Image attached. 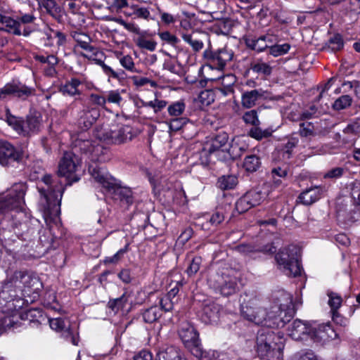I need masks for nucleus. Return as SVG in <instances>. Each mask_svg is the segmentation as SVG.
Instances as JSON below:
<instances>
[{
    "instance_id": "obj_5",
    "label": "nucleus",
    "mask_w": 360,
    "mask_h": 360,
    "mask_svg": "<svg viewBox=\"0 0 360 360\" xmlns=\"http://www.w3.org/2000/svg\"><path fill=\"white\" fill-rule=\"evenodd\" d=\"M298 252V248L291 245L281 249L275 256L279 268L288 276L297 277L301 275L302 267Z\"/></svg>"
},
{
    "instance_id": "obj_28",
    "label": "nucleus",
    "mask_w": 360,
    "mask_h": 360,
    "mask_svg": "<svg viewBox=\"0 0 360 360\" xmlns=\"http://www.w3.org/2000/svg\"><path fill=\"white\" fill-rule=\"evenodd\" d=\"M39 6L56 20H60L63 15L61 1H38Z\"/></svg>"
},
{
    "instance_id": "obj_9",
    "label": "nucleus",
    "mask_w": 360,
    "mask_h": 360,
    "mask_svg": "<svg viewBox=\"0 0 360 360\" xmlns=\"http://www.w3.org/2000/svg\"><path fill=\"white\" fill-rule=\"evenodd\" d=\"M25 156L21 148H16L7 141H0V165L4 167L15 166Z\"/></svg>"
},
{
    "instance_id": "obj_18",
    "label": "nucleus",
    "mask_w": 360,
    "mask_h": 360,
    "mask_svg": "<svg viewBox=\"0 0 360 360\" xmlns=\"http://www.w3.org/2000/svg\"><path fill=\"white\" fill-rule=\"evenodd\" d=\"M221 307L216 303H209L203 306L200 319L205 324H216L220 316Z\"/></svg>"
},
{
    "instance_id": "obj_16",
    "label": "nucleus",
    "mask_w": 360,
    "mask_h": 360,
    "mask_svg": "<svg viewBox=\"0 0 360 360\" xmlns=\"http://www.w3.org/2000/svg\"><path fill=\"white\" fill-rule=\"evenodd\" d=\"M283 348L284 345L282 342H278V347L265 345V347L262 349L264 351L261 353L260 346L259 345H256L257 355L262 360H283Z\"/></svg>"
},
{
    "instance_id": "obj_47",
    "label": "nucleus",
    "mask_w": 360,
    "mask_h": 360,
    "mask_svg": "<svg viewBox=\"0 0 360 360\" xmlns=\"http://www.w3.org/2000/svg\"><path fill=\"white\" fill-rule=\"evenodd\" d=\"M290 48L288 44L272 45L269 46V52L272 56L277 57L287 53Z\"/></svg>"
},
{
    "instance_id": "obj_25",
    "label": "nucleus",
    "mask_w": 360,
    "mask_h": 360,
    "mask_svg": "<svg viewBox=\"0 0 360 360\" xmlns=\"http://www.w3.org/2000/svg\"><path fill=\"white\" fill-rule=\"evenodd\" d=\"M221 146L216 144V143L212 140H211L210 143H207V144L203 147L200 154L202 161L206 165H209L214 162V160L213 156H217V155L221 152Z\"/></svg>"
},
{
    "instance_id": "obj_45",
    "label": "nucleus",
    "mask_w": 360,
    "mask_h": 360,
    "mask_svg": "<svg viewBox=\"0 0 360 360\" xmlns=\"http://www.w3.org/2000/svg\"><path fill=\"white\" fill-rule=\"evenodd\" d=\"M252 207H253V206L250 204V202L245 194L240 197L236 201L235 205V209L239 214L244 213Z\"/></svg>"
},
{
    "instance_id": "obj_42",
    "label": "nucleus",
    "mask_w": 360,
    "mask_h": 360,
    "mask_svg": "<svg viewBox=\"0 0 360 360\" xmlns=\"http://www.w3.org/2000/svg\"><path fill=\"white\" fill-rule=\"evenodd\" d=\"M299 134L302 137H311L314 136L315 133V129L314 126L311 122H302L300 123V129H299Z\"/></svg>"
},
{
    "instance_id": "obj_43",
    "label": "nucleus",
    "mask_w": 360,
    "mask_h": 360,
    "mask_svg": "<svg viewBox=\"0 0 360 360\" xmlns=\"http://www.w3.org/2000/svg\"><path fill=\"white\" fill-rule=\"evenodd\" d=\"M127 301V297L126 294L124 293L121 297L118 298L110 300V301L108 303V307L112 311L117 312L124 307Z\"/></svg>"
},
{
    "instance_id": "obj_48",
    "label": "nucleus",
    "mask_w": 360,
    "mask_h": 360,
    "mask_svg": "<svg viewBox=\"0 0 360 360\" xmlns=\"http://www.w3.org/2000/svg\"><path fill=\"white\" fill-rule=\"evenodd\" d=\"M328 44L332 51H338L344 46V41L341 34H335L328 40Z\"/></svg>"
},
{
    "instance_id": "obj_2",
    "label": "nucleus",
    "mask_w": 360,
    "mask_h": 360,
    "mask_svg": "<svg viewBox=\"0 0 360 360\" xmlns=\"http://www.w3.org/2000/svg\"><path fill=\"white\" fill-rule=\"evenodd\" d=\"M43 285L36 275L27 271L7 273L6 278L0 282V308L6 311H15L22 308L23 296L38 295Z\"/></svg>"
},
{
    "instance_id": "obj_46",
    "label": "nucleus",
    "mask_w": 360,
    "mask_h": 360,
    "mask_svg": "<svg viewBox=\"0 0 360 360\" xmlns=\"http://www.w3.org/2000/svg\"><path fill=\"white\" fill-rule=\"evenodd\" d=\"M243 120L246 124L253 126H259L260 124L256 110L245 112L243 115Z\"/></svg>"
},
{
    "instance_id": "obj_53",
    "label": "nucleus",
    "mask_w": 360,
    "mask_h": 360,
    "mask_svg": "<svg viewBox=\"0 0 360 360\" xmlns=\"http://www.w3.org/2000/svg\"><path fill=\"white\" fill-rule=\"evenodd\" d=\"M202 263V258L200 257H195L193 258L186 269L188 276L195 275L200 269Z\"/></svg>"
},
{
    "instance_id": "obj_7",
    "label": "nucleus",
    "mask_w": 360,
    "mask_h": 360,
    "mask_svg": "<svg viewBox=\"0 0 360 360\" xmlns=\"http://www.w3.org/2000/svg\"><path fill=\"white\" fill-rule=\"evenodd\" d=\"M179 335L185 347L197 358H202L204 352L201 347L199 334L190 323H182L179 329Z\"/></svg>"
},
{
    "instance_id": "obj_3",
    "label": "nucleus",
    "mask_w": 360,
    "mask_h": 360,
    "mask_svg": "<svg viewBox=\"0 0 360 360\" xmlns=\"http://www.w3.org/2000/svg\"><path fill=\"white\" fill-rule=\"evenodd\" d=\"M27 191V186L23 183L15 184L6 194L0 196V213L6 214L15 212L11 216L12 224L15 234L22 240H30L35 233L34 228H29L27 217L23 211L24 197Z\"/></svg>"
},
{
    "instance_id": "obj_32",
    "label": "nucleus",
    "mask_w": 360,
    "mask_h": 360,
    "mask_svg": "<svg viewBox=\"0 0 360 360\" xmlns=\"http://www.w3.org/2000/svg\"><path fill=\"white\" fill-rule=\"evenodd\" d=\"M81 84V82L77 78H72L70 81L65 83V85L60 87V91L64 95L74 96L75 95H80V91L78 86Z\"/></svg>"
},
{
    "instance_id": "obj_11",
    "label": "nucleus",
    "mask_w": 360,
    "mask_h": 360,
    "mask_svg": "<svg viewBox=\"0 0 360 360\" xmlns=\"http://www.w3.org/2000/svg\"><path fill=\"white\" fill-rule=\"evenodd\" d=\"M278 342L284 344L285 339L283 333L281 331H275L274 329L268 327H263L260 328L257 335L256 345L260 346L261 353L263 352V348L265 345L269 346L278 347Z\"/></svg>"
},
{
    "instance_id": "obj_22",
    "label": "nucleus",
    "mask_w": 360,
    "mask_h": 360,
    "mask_svg": "<svg viewBox=\"0 0 360 360\" xmlns=\"http://www.w3.org/2000/svg\"><path fill=\"white\" fill-rule=\"evenodd\" d=\"M285 303H281L277 306L279 309L278 314L283 321H285V325L288 323L294 316L295 310L292 302V298L290 295H286Z\"/></svg>"
},
{
    "instance_id": "obj_41",
    "label": "nucleus",
    "mask_w": 360,
    "mask_h": 360,
    "mask_svg": "<svg viewBox=\"0 0 360 360\" xmlns=\"http://www.w3.org/2000/svg\"><path fill=\"white\" fill-rule=\"evenodd\" d=\"M233 23L230 19L219 21L216 25V32L223 35H229L232 30Z\"/></svg>"
},
{
    "instance_id": "obj_62",
    "label": "nucleus",
    "mask_w": 360,
    "mask_h": 360,
    "mask_svg": "<svg viewBox=\"0 0 360 360\" xmlns=\"http://www.w3.org/2000/svg\"><path fill=\"white\" fill-rule=\"evenodd\" d=\"M111 10L112 11H115L117 12L124 11H128V12H131V7H128L127 1H113V4L110 6Z\"/></svg>"
},
{
    "instance_id": "obj_55",
    "label": "nucleus",
    "mask_w": 360,
    "mask_h": 360,
    "mask_svg": "<svg viewBox=\"0 0 360 360\" xmlns=\"http://www.w3.org/2000/svg\"><path fill=\"white\" fill-rule=\"evenodd\" d=\"M298 141L292 138L288 140V142L285 144L283 149V158L285 159H290L292 155V149L297 146Z\"/></svg>"
},
{
    "instance_id": "obj_37",
    "label": "nucleus",
    "mask_w": 360,
    "mask_h": 360,
    "mask_svg": "<svg viewBox=\"0 0 360 360\" xmlns=\"http://www.w3.org/2000/svg\"><path fill=\"white\" fill-rule=\"evenodd\" d=\"M245 194L253 207L260 205L266 198V193L262 192L258 188L250 190Z\"/></svg>"
},
{
    "instance_id": "obj_4",
    "label": "nucleus",
    "mask_w": 360,
    "mask_h": 360,
    "mask_svg": "<svg viewBox=\"0 0 360 360\" xmlns=\"http://www.w3.org/2000/svg\"><path fill=\"white\" fill-rule=\"evenodd\" d=\"M89 172L92 177L101 184L110 197L122 207L128 208L134 203V197L130 188L120 186L115 178L108 176L98 167H90Z\"/></svg>"
},
{
    "instance_id": "obj_39",
    "label": "nucleus",
    "mask_w": 360,
    "mask_h": 360,
    "mask_svg": "<svg viewBox=\"0 0 360 360\" xmlns=\"http://www.w3.org/2000/svg\"><path fill=\"white\" fill-rule=\"evenodd\" d=\"M327 295L329 297L328 303L330 307V311L333 312L338 311L342 304V297L336 292L330 290L327 291Z\"/></svg>"
},
{
    "instance_id": "obj_13",
    "label": "nucleus",
    "mask_w": 360,
    "mask_h": 360,
    "mask_svg": "<svg viewBox=\"0 0 360 360\" xmlns=\"http://www.w3.org/2000/svg\"><path fill=\"white\" fill-rule=\"evenodd\" d=\"M134 360H153V359L150 352L142 350L137 355L134 356ZM155 360H186V359L181 357L174 347H169L159 351L156 354Z\"/></svg>"
},
{
    "instance_id": "obj_26",
    "label": "nucleus",
    "mask_w": 360,
    "mask_h": 360,
    "mask_svg": "<svg viewBox=\"0 0 360 360\" xmlns=\"http://www.w3.org/2000/svg\"><path fill=\"white\" fill-rule=\"evenodd\" d=\"M279 309L277 306L272 307L269 312H266V320L264 323V327L269 328H279L285 326V321H283L278 314Z\"/></svg>"
},
{
    "instance_id": "obj_19",
    "label": "nucleus",
    "mask_w": 360,
    "mask_h": 360,
    "mask_svg": "<svg viewBox=\"0 0 360 360\" xmlns=\"http://www.w3.org/2000/svg\"><path fill=\"white\" fill-rule=\"evenodd\" d=\"M244 41L248 48L257 52L264 51L269 47L268 43L272 44L273 42L271 37L269 35H262L257 38L251 34H248L244 37Z\"/></svg>"
},
{
    "instance_id": "obj_29",
    "label": "nucleus",
    "mask_w": 360,
    "mask_h": 360,
    "mask_svg": "<svg viewBox=\"0 0 360 360\" xmlns=\"http://www.w3.org/2000/svg\"><path fill=\"white\" fill-rule=\"evenodd\" d=\"M248 148V146L244 141H242L240 138H234L231 141L228 153L231 159L236 160L240 158Z\"/></svg>"
},
{
    "instance_id": "obj_30",
    "label": "nucleus",
    "mask_w": 360,
    "mask_h": 360,
    "mask_svg": "<svg viewBox=\"0 0 360 360\" xmlns=\"http://www.w3.org/2000/svg\"><path fill=\"white\" fill-rule=\"evenodd\" d=\"M72 150L75 153L80 151L83 153L90 152L92 148L91 141L83 138L82 134H79L77 138L74 139L72 143Z\"/></svg>"
},
{
    "instance_id": "obj_23",
    "label": "nucleus",
    "mask_w": 360,
    "mask_h": 360,
    "mask_svg": "<svg viewBox=\"0 0 360 360\" xmlns=\"http://www.w3.org/2000/svg\"><path fill=\"white\" fill-rule=\"evenodd\" d=\"M240 252L244 254H252L255 252H263L264 254H274L276 252V247L273 243L261 245H241L238 247Z\"/></svg>"
},
{
    "instance_id": "obj_27",
    "label": "nucleus",
    "mask_w": 360,
    "mask_h": 360,
    "mask_svg": "<svg viewBox=\"0 0 360 360\" xmlns=\"http://www.w3.org/2000/svg\"><path fill=\"white\" fill-rule=\"evenodd\" d=\"M182 38L188 43L191 47L194 52H198L202 49L204 46V40L207 39V35L205 33L202 34H183Z\"/></svg>"
},
{
    "instance_id": "obj_54",
    "label": "nucleus",
    "mask_w": 360,
    "mask_h": 360,
    "mask_svg": "<svg viewBox=\"0 0 360 360\" xmlns=\"http://www.w3.org/2000/svg\"><path fill=\"white\" fill-rule=\"evenodd\" d=\"M155 6H156V10L158 13L161 14V20L165 24L169 25L174 23L176 21L178 18H179V15L178 14L176 15H173L168 13L162 12L159 6L156 4Z\"/></svg>"
},
{
    "instance_id": "obj_8",
    "label": "nucleus",
    "mask_w": 360,
    "mask_h": 360,
    "mask_svg": "<svg viewBox=\"0 0 360 360\" xmlns=\"http://www.w3.org/2000/svg\"><path fill=\"white\" fill-rule=\"evenodd\" d=\"M98 138L108 144H120L131 140V129L128 125L113 124L109 129L98 131Z\"/></svg>"
},
{
    "instance_id": "obj_21",
    "label": "nucleus",
    "mask_w": 360,
    "mask_h": 360,
    "mask_svg": "<svg viewBox=\"0 0 360 360\" xmlns=\"http://www.w3.org/2000/svg\"><path fill=\"white\" fill-rule=\"evenodd\" d=\"M311 328L307 322L300 319L295 320L288 327L289 335L296 340H301L302 335L310 333Z\"/></svg>"
},
{
    "instance_id": "obj_50",
    "label": "nucleus",
    "mask_w": 360,
    "mask_h": 360,
    "mask_svg": "<svg viewBox=\"0 0 360 360\" xmlns=\"http://www.w3.org/2000/svg\"><path fill=\"white\" fill-rule=\"evenodd\" d=\"M136 44L141 49H144L150 51H153L157 46V43L153 40H147L142 37L136 39Z\"/></svg>"
},
{
    "instance_id": "obj_40",
    "label": "nucleus",
    "mask_w": 360,
    "mask_h": 360,
    "mask_svg": "<svg viewBox=\"0 0 360 360\" xmlns=\"http://www.w3.org/2000/svg\"><path fill=\"white\" fill-rule=\"evenodd\" d=\"M352 103V98L350 96L343 95L335 101L333 108L335 110H342L349 107Z\"/></svg>"
},
{
    "instance_id": "obj_17",
    "label": "nucleus",
    "mask_w": 360,
    "mask_h": 360,
    "mask_svg": "<svg viewBox=\"0 0 360 360\" xmlns=\"http://www.w3.org/2000/svg\"><path fill=\"white\" fill-rule=\"evenodd\" d=\"M269 93L262 89L245 91L242 94L241 103L244 108H250L262 99L269 98Z\"/></svg>"
},
{
    "instance_id": "obj_51",
    "label": "nucleus",
    "mask_w": 360,
    "mask_h": 360,
    "mask_svg": "<svg viewBox=\"0 0 360 360\" xmlns=\"http://www.w3.org/2000/svg\"><path fill=\"white\" fill-rule=\"evenodd\" d=\"M22 319H25L29 320L30 322H39L38 318L42 317L41 311L32 308L26 311V312L22 315Z\"/></svg>"
},
{
    "instance_id": "obj_34",
    "label": "nucleus",
    "mask_w": 360,
    "mask_h": 360,
    "mask_svg": "<svg viewBox=\"0 0 360 360\" xmlns=\"http://www.w3.org/2000/svg\"><path fill=\"white\" fill-rule=\"evenodd\" d=\"M238 182V178L235 175H224L218 179L217 184L218 188L225 191L234 188Z\"/></svg>"
},
{
    "instance_id": "obj_49",
    "label": "nucleus",
    "mask_w": 360,
    "mask_h": 360,
    "mask_svg": "<svg viewBox=\"0 0 360 360\" xmlns=\"http://www.w3.org/2000/svg\"><path fill=\"white\" fill-rule=\"evenodd\" d=\"M185 110V103L182 101H177L168 107V112L171 116H180Z\"/></svg>"
},
{
    "instance_id": "obj_38",
    "label": "nucleus",
    "mask_w": 360,
    "mask_h": 360,
    "mask_svg": "<svg viewBox=\"0 0 360 360\" xmlns=\"http://www.w3.org/2000/svg\"><path fill=\"white\" fill-rule=\"evenodd\" d=\"M251 70L264 77L269 76L272 72V68L267 63L264 62H257L251 64Z\"/></svg>"
},
{
    "instance_id": "obj_15",
    "label": "nucleus",
    "mask_w": 360,
    "mask_h": 360,
    "mask_svg": "<svg viewBox=\"0 0 360 360\" xmlns=\"http://www.w3.org/2000/svg\"><path fill=\"white\" fill-rule=\"evenodd\" d=\"M217 288L224 296H230L237 291L238 287L236 277L227 274L218 276Z\"/></svg>"
},
{
    "instance_id": "obj_14",
    "label": "nucleus",
    "mask_w": 360,
    "mask_h": 360,
    "mask_svg": "<svg viewBox=\"0 0 360 360\" xmlns=\"http://www.w3.org/2000/svg\"><path fill=\"white\" fill-rule=\"evenodd\" d=\"M100 117V111L96 108H86L79 112L77 120L79 127L83 130H87L96 122Z\"/></svg>"
},
{
    "instance_id": "obj_35",
    "label": "nucleus",
    "mask_w": 360,
    "mask_h": 360,
    "mask_svg": "<svg viewBox=\"0 0 360 360\" xmlns=\"http://www.w3.org/2000/svg\"><path fill=\"white\" fill-rule=\"evenodd\" d=\"M261 166L259 156L252 154L247 155L243 161L244 169L249 172H256Z\"/></svg>"
},
{
    "instance_id": "obj_24",
    "label": "nucleus",
    "mask_w": 360,
    "mask_h": 360,
    "mask_svg": "<svg viewBox=\"0 0 360 360\" xmlns=\"http://www.w3.org/2000/svg\"><path fill=\"white\" fill-rule=\"evenodd\" d=\"M41 127L40 116L36 115H28L25 120H23V131L22 134L27 136L30 134L37 133L40 131Z\"/></svg>"
},
{
    "instance_id": "obj_1",
    "label": "nucleus",
    "mask_w": 360,
    "mask_h": 360,
    "mask_svg": "<svg viewBox=\"0 0 360 360\" xmlns=\"http://www.w3.org/2000/svg\"><path fill=\"white\" fill-rule=\"evenodd\" d=\"M81 158L74 151H66L61 158L58 174L55 176L44 175L41 180L45 186H37L41 200L44 201L45 218L53 219L60 212V202L65 187L79 180L76 174L80 167Z\"/></svg>"
},
{
    "instance_id": "obj_36",
    "label": "nucleus",
    "mask_w": 360,
    "mask_h": 360,
    "mask_svg": "<svg viewBox=\"0 0 360 360\" xmlns=\"http://www.w3.org/2000/svg\"><path fill=\"white\" fill-rule=\"evenodd\" d=\"M162 314L161 309L158 306H153L143 312L142 317L145 323H152L156 321Z\"/></svg>"
},
{
    "instance_id": "obj_31",
    "label": "nucleus",
    "mask_w": 360,
    "mask_h": 360,
    "mask_svg": "<svg viewBox=\"0 0 360 360\" xmlns=\"http://www.w3.org/2000/svg\"><path fill=\"white\" fill-rule=\"evenodd\" d=\"M131 10L132 11L131 12H128V11H124L123 13L127 16L135 15L137 18H143L145 20H148L149 18L152 20L154 19V17H150V11H154L151 6L144 8L139 7L138 5L133 4L131 6Z\"/></svg>"
},
{
    "instance_id": "obj_61",
    "label": "nucleus",
    "mask_w": 360,
    "mask_h": 360,
    "mask_svg": "<svg viewBox=\"0 0 360 360\" xmlns=\"http://www.w3.org/2000/svg\"><path fill=\"white\" fill-rule=\"evenodd\" d=\"M50 327L57 331H63L65 328V321L62 318L49 319Z\"/></svg>"
},
{
    "instance_id": "obj_6",
    "label": "nucleus",
    "mask_w": 360,
    "mask_h": 360,
    "mask_svg": "<svg viewBox=\"0 0 360 360\" xmlns=\"http://www.w3.org/2000/svg\"><path fill=\"white\" fill-rule=\"evenodd\" d=\"M36 95V89L27 86L19 80H12L0 88V101H7L15 99L25 101Z\"/></svg>"
},
{
    "instance_id": "obj_44",
    "label": "nucleus",
    "mask_w": 360,
    "mask_h": 360,
    "mask_svg": "<svg viewBox=\"0 0 360 360\" xmlns=\"http://www.w3.org/2000/svg\"><path fill=\"white\" fill-rule=\"evenodd\" d=\"M248 135L257 140H261L264 138H268L271 136V131L269 129L262 130L258 126H254L248 131Z\"/></svg>"
},
{
    "instance_id": "obj_57",
    "label": "nucleus",
    "mask_w": 360,
    "mask_h": 360,
    "mask_svg": "<svg viewBox=\"0 0 360 360\" xmlns=\"http://www.w3.org/2000/svg\"><path fill=\"white\" fill-rule=\"evenodd\" d=\"M345 173V169L342 167H335L327 172H326L323 175L324 179H339Z\"/></svg>"
},
{
    "instance_id": "obj_63",
    "label": "nucleus",
    "mask_w": 360,
    "mask_h": 360,
    "mask_svg": "<svg viewBox=\"0 0 360 360\" xmlns=\"http://www.w3.org/2000/svg\"><path fill=\"white\" fill-rule=\"evenodd\" d=\"M211 140L219 146L223 147L228 142L229 135L226 132L221 131L215 135Z\"/></svg>"
},
{
    "instance_id": "obj_60",
    "label": "nucleus",
    "mask_w": 360,
    "mask_h": 360,
    "mask_svg": "<svg viewBox=\"0 0 360 360\" xmlns=\"http://www.w3.org/2000/svg\"><path fill=\"white\" fill-rule=\"evenodd\" d=\"M212 95L211 91L204 90L199 94L198 98L202 104L208 105L214 101Z\"/></svg>"
},
{
    "instance_id": "obj_59",
    "label": "nucleus",
    "mask_w": 360,
    "mask_h": 360,
    "mask_svg": "<svg viewBox=\"0 0 360 360\" xmlns=\"http://www.w3.org/2000/svg\"><path fill=\"white\" fill-rule=\"evenodd\" d=\"M186 123V119L184 117L172 119L169 122V129L172 131H177L180 130Z\"/></svg>"
},
{
    "instance_id": "obj_52",
    "label": "nucleus",
    "mask_w": 360,
    "mask_h": 360,
    "mask_svg": "<svg viewBox=\"0 0 360 360\" xmlns=\"http://www.w3.org/2000/svg\"><path fill=\"white\" fill-rule=\"evenodd\" d=\"M7 122L9 125L12 126L13 129L19 134H22L23 131V120L15 116H8Z\"/></svg>"
},
{
    "instance_id": "obj_12",
    "label": "nucleus",
    "mask_w": 360,
    "mask_h": 360,
    "mask_svg": "<svg viewBox=\"0 0 360 360\" xmlns=\"http://www.w3.org/2000/svg\"><path fill=\"white\" fill-rule=\"evenodd\" d=\"M241 314L243 316L249 321L257 325H263L266 320V310L257 305L255 302H249L241 305Z\"/></svg>"
},
{
    "instance_id": "obj_20",
    "label": "nucleus",
    "mask_w": 360,
    "mask_h": 360,
    "mask_svg": "<svg viewBox=\"0 0 360 360\" xmlns=\"http://www.w3.org/2000/svg\"><path fill=\"white\" fill-rule=\"evenodd\" d=\"M325 189L322 186H314L306 189L298 196L299 201L305 205H310L317 201Z\"/></svg>"
},
{
    "instance_id": "obj_56",
    "label": "nucleus",
    "mask_w": 360,
    "mask_h": 360,
    "mask_svg": "<svg viewBox=\"0 0 360 360\" xmlns=\"http://www.w3.org/2000/svg\"><path fill=\"white\" fill-rule=\"evenodd\" d=\"M120 63L121 65L127 70L130 72H136L134 62L131 56L129 55H126L120 58Z\"/></svg>"
},
{
    "instance_id": "obj_33",
    "label": "nucleus",
    "mask_w": 360,
    "mask_h": 360,
    "mask_svg": "<svg viewBox=\"0 0 360 360\" xmlns=\"http://www.w3.org/2000/svg\"><path fill=\"white\" fill-rule=\"evenodd\" d=\"M2 25H4V27L0 28V30H5L6 32L12 33L15 35H21L22 32L20 28V22L11 18V17L6 16L4 19Z\"/></svg>"
},
{
    "instance_id": "obj_10",
    "label": "nucleus",
    "mask_w": 360,
    "mask_h": 360,
    "mask_svg": "<svg viewBox=\"0 0 360 360\" xmlns=\"http://www.w3.org/2000/svg\"><path fill=\"white\" fill-rule=\"evenodd\" d=\"M233 53L226 48L221 49L217 51L207 49L203 53V58L207 61L211 67L217 70H223L226 63L233 58Z\"/></svg>"
},
{
    "instance_id": "obj_58",
    "label": "nucleus",
    "mask_w": 360,
    "mask_h": 360,
    "mask_svg": "<svg viewBox=\"0 0 360 360\" xmlns=\"http://www.w3.org/2000/svg\"><path fill=\"white\" fill-rule=\"evenodd\" d=\"M158 34L162 41L172 46H175L179 41V39L175 35L172 34L168 31L160 32Z\"/></svg>"
},
{
    "instance_id": "obj_64",
    "label": "nucleus",
    "mask_w": 360,
    "mask_h": 360,
    "mask_svg": "<svg viewBox=\"0 0 360 360\" xmlns=\"http://www.w3.org/2000/svg\"><path fill=\"white\" fill-rule=\"evenodd\" d=\"M172 298H170L168 296H165L164 297L161 298L160 300V305L162 311H169L173 309V303L171 300Z\"/></svg>"
}]
</instances>
